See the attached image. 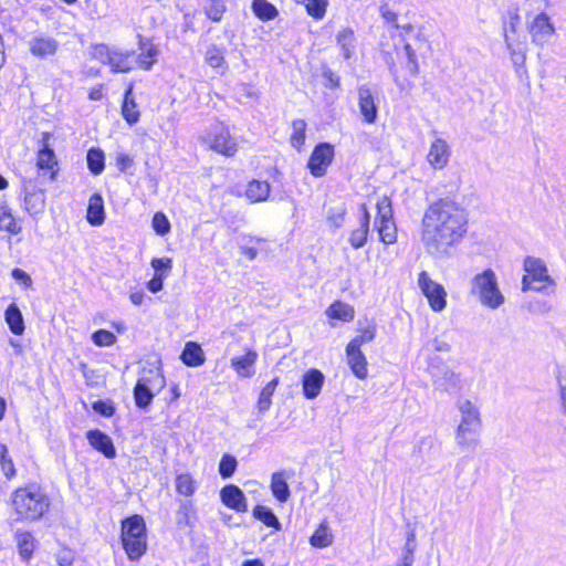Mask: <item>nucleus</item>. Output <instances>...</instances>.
<instances>
[{"label":"nucleus","instance_id":"f257e3e1","mask_svg":"<svg viewBox=\"0 0 566 566\" xmlns=\"http://www.w3.org/2000/svg\"><path fill=\"white\" fill-rule=\"evenodd\" d=\"M469 213L455 200L439 199L428 206L421 219V242L433 256L444 258L465 237Z\"/></svg>","mask_w":566,"mask_h":566},{"label":"nucleus","instance_id":"f03ea898","mask_svg":"<svg viewBox=\"0 0 566 566\" xmlns=\"http://www.w3.org/2000/svg\"><path fill=\"white\" fill-rule=\"evenodd\" d=\"M11 502L17 520L31 522L40 520L51 504L48 494L35 483L14 490Z\"/></svg>","mask_w":566,"mask_h":566},{"label":"nucleus","instance_id":"7ed1b4c3","mask_svg":"<svg viewBox=\"0 0 566 566\" xmlns=\"http://www.w3.org/2000/svg\"><path fill=\"white\" fill-rule=\"evenodd\" d=\"M457 407L461 419L455 429V442L462 450H474L479 442L481 429L479 408L468 399H460Z\"/></svg>","mask_w":566,"mask_h":566},{"label":"nucleus","instance_id":"20e7f679","mask_svg":"<svg viewBox=\"0 0 566 566\" xmlns=\"http://www.w3.org/2000/svg\"><path fill=\"white\" fill-rule=\"evenodd\" d=\"M469 292L482 306L491 310L499 308L505 302L496 274L491 269H486L471 279Z\"/></svg>","mask_w":566,"mask_h":566},{"label":"nucleus","instance_id":"39448f33","mask_svg":"<svg viewBox=\"0 0 566 566\" xmlns=\"http://www.w3.org/2000/svg\"><path fill=\"white\" fill-rule=\"evenodd\" d=\"M122 543L130 559H138L146 552V525L142 516L134 515L123 522Z\"/></svg>","mask_w":566,"mask_h":566},{"label":"nucleus","instance_id":"423d86ee","mask_svg":"<svg viewBox=\"0 0 566 566\" xmlns=\"http://www.w3.org/2000/svg\"><path fill=\"white\" fill-rule=\"evenodd\" d=\"M520 15L516 10L509 12L504 22L503 33L509 51L512 54L513 62L520 64L525 59V36L520 31Z\"/></svg>","mask_w":566,"mask_h":566},{"label":"nucleus","instance_id":"0eeeda50","mask_svg":"<svg viewBox=\"0 0 566 566\" xmlns=\"http://www.w3.org/2000/svg\"><path fill=\"white\" fill-rule=\"evenodd\" d=\"M523 268L526 273L522 279L523 291L534 290L541 292L545 290L547 285L554 284L543 260L527 256L524 260Z\"/></svg>","mask_w":566,"mask_h":566},{"label":"nucleus","instance_id":"6e6552de","mask_svg":"<svg viewBox=\"0 0 566 566\" xmlns=\"http://www.w3.org/2000/svg\"><path fill=\"white\" fill-rule=\"evenodd\" d=\"M94 54L102 63L109 65L115 73H127L136 65L133 51L112 50L107 45L99 44L95 46Z\"/></svg>","mask_w":566,"mask_h":566},{"label":"nucleus","instance_id":"1a4fd4ad","mask_svg":"<svg viewBox=\"0 0 566 566\" xmlns=\"http://www.w3.org/2000/svg\"><path fill=\"white\" fill-rule=\"evenodd\" d=\"M377 217L375 227L378 231L379 238L385 244H394L397 242V227L394 221L391 201L388 197L384 196L377 201Z\"/></svg>","mask_w":566,"mask_h":566},{"label":"nucleus","instance_id":"9d476101","mask_svg":"<svg viewBox=\"0 0 566 566\" xmlns=\"http://www.w3.org/2000/svg\"><path fill=\"white\" fill-rule=\"evenodd\" d=\"M200 139L210 149L228 157L233 156L238 150L235 140L221 124L212 125Z\"/></svg>","mask_w":566,"mask_h":566},{"label":"nucleus","instance_id":"9b49d317","mask_svg":"<svg viewBox=\"0 0 566 566\" xmlns=\"http://www.w3.org/2000/svg\"><path fill=\"white\" fill-rule=\"evenodd\" d=\"M418 285L427 297L429 306L434 312H441L447 306V292L438 282L433 281L426 271L418 277Z\"/></svg>","mask_w":566,"mask_h":566},{"label":"nucleus","instance_id":"f8f14e48","mask_svg":"<svg viewBox=\"0 0 566 566\" xmlns=\"http://www.w3.org/2000/svg\"><path fill=\"white\" fill-rule=\"evenodd\" d=\"M429 373L432 377V382L436 389L455 394L462 389V379L459 373L451 369L449 366L430 367Z\"/></svg>","mask_w":566,"mask_h":566},{"label":"nucleus","instance_id":"ddd939ff","mask_svg":"<svg viewBox=\"0 0 566 566\" xmlns=\"http://www.w3.org/2000/svg\"><path fill=\"white\" fill-rule=\"evenodd\" d=\"M527 30L532 41L538 45L548 43L555 33V28L551 23L548 15L543 12L535 14L527 22Z\"/></svg>","mask_w":566,"mask_h":566},{"label":"nucleus","instance_id":"4468645a","mask_svg":"<svg viewBox=\"0 0 566 566\" xmlns=\"http://www.w3.org/2000/svg\"><path fill=\"white\" fill-rule=\"evenodd\" d=\"M28 48L34 57L45 60L57 53L60 43L51 35L39 33L28 41Z\"/></svg>","mask_w":566,"mask_h":566},{"label":"nucleus","instance_id":"2eb2a0df","mask_svg":"<svg viewBox=\"0 0 566 566\" xmlns=\"http://www.w3.org/2000/svg\"><path fill=\"white\" fill-rule=\"evenodd\" d=\"M357 99L364 122L375 124L378 117V104L375 94L367 85H361L357 90Z\"/></svg>","mask_w":566,"mask_h":566},{"label":"nucleus","instance_id":"dca6fc26","mask_svg":"<svg viewBox=\"0 0 566 566\" xmlns=\"http://www.w3.org/2000/svg\"><path fill=\"white\" fill-rule=\"evenodd\" d=\"M334 155L333 147L329 144H321L315 147L308 160V168L315 177L325 174L327 166L332 163Z\"/></svg>","mask_w":566,"mask_h":566},{"label":"nucleus","instance_id":"f3484780","mask_svg":"<svg viewBox=\"0 0 566 566\" xmlns=\"http://www.w3.org/2000/svg\"><path fill=\"white\" fill-rule=\"evenodd\" d=\"M220 500L227 507L231 510L237 512L248 511L247 497L242 490L234 484H228L221 489Z\"/></svg>","mask_w":566,"mask_h":566},{"label":"nucleus","instance_id":"a211bd4d","mask_svg":"<svg viewBox=\"0 0 566 566\" xmlns=\"http://www.w3.org/2000/svg\"><path fill=\"white\" fill-rule=\"evenodd\" d=\"M450 159V148L448 143L442 138H437L430 145L427 160L429 165L434 169L444 168Z\"/></svg>","mask_w":566,"mask_h":566},{"label":"nucleus","instance_id":"6ab92c4d","mask_svg":"<svg viewBox=\"0 0 566 566\" xmlns=\"http://www.w3.org/2000/svg\"><path fill=\"white\" fill-rule=\"evenodd\" d=\"M325 381L324 374L316 369L311 368L306 370L302 377L303 394L307 399L316 398L323 388Z\"/></svg>","mask_w":566,"mask_h":566},{"label":"nucleus","instance_id":"aec40b11","mask_svg":"<svg viewBox=\"0 0 566 566\" xmlns=\"http://www.w3.org/2000/svg\"><path fill=\"white\" fill-rule=\"evenodd\" d=\"M347 364L350 367L353 374L358 379H365L368 376L367 359L360 348L353 346H346Z\"/></svg>","mask_w":566,"mask_h":566},{"label":"nucleus","instance_id":"412c9836","mask_svg":"<svg viewBox=\"0 0 566 566\" xmlns=\"http://www.w3.org/2000/svg\"><path fill=\"white\" fill-rule=\"evenodd\" d=\"M90 444L102 452L106 458L113 459L116 455V450L112 439L99 430H90L86 433Z\"/></svg>","mask_w":566,"mask_h":566},{"label":"nucleus","instance_id":"4be33fe9","mask_svg":"<svg viewBox=\"0 0 566 566\" xmlns=\"http://www.w3.org/2000/svg\"><path fill=\"white\" fill-rule=\"evenodd\" d=\"M258 359L256 352L249 349L241 356L231 358V367L235 370L239 377L248 378L253 375V365Z\"/></svg>","mask_w":566,"mask_h":566},{"label":"nucleus","instance_id":"5701e85b","mask_svg":"<svg viewBox=\"0 0 566 566\" xmlns=\"http://www.w3.org/2000/svg\"><path fill=\"white\" fill-rule=\"evenodd\" d=\"M361 209H363V216L359 220V226L356 229L350 231L349 238H348V241L354 249H360L361 247H364V244L367 241L368 233H369L370 214L367 211V208L365 205L361 206Z\"/></svg>","mask_w":566,"mask_h":566},{"label":"nucleus","instance_id":"b1692460","mask_svg":"<svg viewBox=\"0 0 566 566\" xmlns=\"http://www.w3.org/2000/svg\"><path fill=\"white\" fill-rule=\"evenodd\" d=\"M271 186L268 181L251 180L245 188L244 196L251 203L263 202L269 199Z\"/></svg>","mask_w":566,"mask_h":566},{"label":"nucleus","instance_id":"393cba45","mask_svg":"<svg viewBox=\"0 0 566 566\" xmlns=\"http://www.w3.org/2000/svg\"><path fill=\"white\" fill-rule=\"evenodd\" d=\"M86 219L92 226H101L105 220L104 200L101 195L94 193L88 201Z\"/></svg>","mask_w":566,"mask_h":566},{"label":"nucleus","instance_id":"a878e982","mask_svg":"<svg viewBox=\"0 0 566 566\" xmlns=\"http://www.w3.org/2000/svg\"><path fill=\"white\" fill-rule=\"evenodd\" d=\"M122 115L129 125H134L139 120L140 113L137 103L133 96L132 84L125 92L124 102L122 105Z\"/></svg>","mask_w":566,"mask_h":566},{"label":"nucleus","instance_id":"bb28decb","mask_svg":"<svg viewBox=\"0 0 566 566\" xmlns=\"http://www.w3.org/2000/svg\"><path fill=\"white\" fill-rule=\"evenodd\" d=\"M325 314L331 319L350 322L355 316V310L347 303L336 301L326 308Z\"/></svg>","mask_w":566,"mask_h":566},{"label":"nucleus","instance_id":"cd10ccee","mask_svg":"<svg viewBox=\"0 0 566 566\" xmlns=\"http://www.w3.org/2000/svg\"><path fill=\"white\" fill-rule=\"evenodd\" d=\"M271 491L273 496L281 503L290 497V488L284 472H274L271 476Z\"/></svg>","mask_w":566,"mask_h":566},{"label":"nucleus","instance_id":"c85d7f7f","mask_svg":"<svg viewBox=\"0 0 566 566\" xmlns=\"http://www.w3.org/2000/svg\"><path fill=\"white\" fill-rule=\"evenodd\" d=\"M182 363L189 367H198L205 363V354L202 348L197 344L189 342L180 356Z\"/></svg>","mask_w":566,"mask_h":566},{"label":"nucleus","instance_id":"c756f323","mask_svg":"<svg viewBox=\"0 0 566 566\" xmlns=\"http://www.w3.org/2000/svg\"><path fill=\"white\" fill-rule=\"evenodd\" d=\"M139 44L142 52L136 57V64H138L144 70H149L156 62L159 53L158 48L149 41L144 40H140Z\"/></svg>","mask_w":566,"mask_h":566},{"label":"nucleus","instance_id":"7c9ffc66","mask_svg":"<svg viewBox=\"0 0 566 566\" xmlns=\"http://www.w3.org/2000/svg\"><path fill=\"white\" fill-rule=\"evenodd\" d=\"M355 33L349 28H343L336 34V42L340 48L342 55L345 60L353 56L355 52Z\"/></svg>","mask_w":566,"mask_h":566},{"label":"nucleus","instance_id":"2f4dec72","mask_svg":"<svg viewBox=\"0 0 566 566\" xmlns=\"http://www.w3.org/2000/svg\"><path fill=\"white\" fill-rule=\"evenodd\" d=\"M137 382L144 384L149 389L159 392L166 385L165 377L159 368H151L138 378Z\"/></svg>","mask_w":566,"mask_h":566},{"label":"nucleus","instance_id":"473e14b6","mask_svg":"<svg viewBox=\"0 0 566 566\" xmlns=\"http://www.w3.org/2000/svg\"><path fill=\"white\" fill-rule=\"evenodd\" d=\"M6 322L10 331L15 335H21L24 332V323L22 313L15 304H10L4 313Z\"/></svg>","mask_w":566,"mask_h":566},{"label":"nucleus","instance_id":"72a5a7b5","mask_svg":"<svg viewBox=\"0 0 566 566\" xmlns=\"http://www.w3.org/2000/svg\"><path fill=\"white\" fill-rule=\"evenodd\" d=\"M333 539L334 535L329 526L325 522H323L311 536L310 543L313 547L325 548L332 545Z\"/></svg>","mask_w":566,"mask_h":566},{"label":"nucleus","instance_id":"f704fd0d","mask_svg":"<svg viewBox=\"0 0 566 566\" xmlns=\"http://www.w3.org/2000/svg\"><path fill=\"white\" fill-rule=\"evenodd\" d=\"M175 488L180 495L191 496L198 488V482L190 473H181L175 479Z\"/></svg>","mask_w":566,"mask_h":566},{"label":"nucleus","instance_id":"c9c22d12","mask_svg":"<svg viewBox=\"0 0 566 566\" xmlns=\"http://www.w3.org/2000/svg\"><path fill=\"white\" fill-rule=\"evenodd\" d=\"M205 61L211 67L218 69L221 74H223L228 70L223 50L216 45H212L207 49L205 54Z\"/></svg>","mask_w":566,"mask_h":566},{"label":"nucleus","instance_id":"e433bc0d","mask_svg":"<svg viewBox=\"0 0 566 566\" xmlns=\"http://www.w3.org/2000/svg\"><path fill=\"white\" fill-rule=\"evenodd\" d=\"M24 205L29 213L39 214L44 209L45 196L41 190L27 192L24 197Z\"/></svg>","mask_w":566,"mask_h":566},{"label":"nucleus","instance_id":"4c0bfd02","mask_svg":"<svg viewBox=\"0 0 566 566\" xmlns=\"http://www.w3.org/2000/svg\"><path fill=\"white\" fill-rule=\"evenodd\" d=\"M19 554L24 560H29L35 547V539L29 532L17 534Z\"/></svg>","mask_w":566,"mask_h":566},{"label":"nucleus","instance_id":"58836bf2","mask_svg":"<svg viewBox=\"0 0 566 566\" xmlns=\"http://www.w3.org/2000/svg\"><path fill=\"white\" fill-rule=\"evenodd\" d=\"M416 548V535L413 531H410L407 533L402 556L396 566H413Z\"/></svg>","mask_w":566,"mask_h":566},{"label":"nucleus","instance_id":"ea45409f","mask_svg":"<svg viewBox=\"0 0 566 566\" xmlns=\"http://www.w3.org/2000/svg\"><path fill=\"white\" fill-rule=\"evenodd\" d=\"M157 391L149 389L144 384L137 382L134 388V398L136 406L142 409H146L153 401L154 396Z\"/></svg>","mask_w":566,"mask_h":566},{"label":"nucleus","instance_id":"a19ab883","mask_svg":"<svg viewBox=\"0 0 566 566\" xmlns=\"http://www.w3.org/2000/svg\"><path fill=\"white\" fill-rule=\"evenodd\" d=\"M252 10L261 20H272L277 15L276 8L266 0H253Z\"/></svg>","mask_w":566,"mask_h":566},{"label":"nucleus","instance_id":"79ce46f5","mask_svg":"<svg viewBox=\"0 0 566 566\" xmlns=\"http://www.w3.org/2000/svg\"><path fill=\"white\" fill-rule=\"evenodd\" d=\"M104 151L99 148H91L86 155L88 169L94 175H99L104 170Z\"/></svg>","mask_w":566,"mask_h":566},{"label":"nucleus","instance_id":"37998d69","mask_svg":"<svg viewBox=\"0 0 566 566\" xmlns=\"http://www.w3.org/2000/svg\"><path fill=\"white\" fill-rule=\"evenodd\" d=\"M253 516L264 523L269 527H274L275 530H281V523L277 517L274 515L271 509L263 505H258L253 510Z\"/></svg>","mask_w":566,"mask_h":566},{"label":"nucleus","instance_id":"c03bdc74","mask_svg":"<svg viewBox=\"0 0 566 566\" xmlns=\"http://www.w3.org/2000/svg\"><path fill=\"white\" fill-rule=\"evenodd\" d=\"M277 378L272 379L269 381L263 389L261 390L259 400H258V409L261 413L265 412L270 406H271V398L275 391V388L277 386Z\"/></svg>","mask_w":566,"mask_h":566},{"label":"nucleus","instance_id":"a18cd8bd","mask_svg":"<svg viewBox=\"0 0 566 566\" xmlns=\"http://www.w3.org/2000/svg\"><path fill=\"white\" fill-rule=\"evenodd\" d=\"M56 164L55 154L45 142L38 153L36 166L39 169H53Z\"/></svg>","mask_w":566,"mask_h":566},{"label":"nucleus","instance_id":"49530a36","mask_svg":"<svg viewBox=\"0 0 566 566\" xmlns=\"http://www.w3.org/2000/svg\"><path fill=\"white\" fill-rule=\"evenodd\" d=\"M376 335V326L371 323H368L366 326L360 327L358 329V335L354 337L348 345L360 348L365 343L371 342Z\"/></svg>","mask_w":566,"mask_h":566},{"label":"nucleus","instance_id":"de8ad7c7","mask_svg":"<svg viewBox=\"0 0 566 566\" xmlns=\"http://www.w3.org/2000/svg\"><path fill=\"white\" fill-rule=\"evenodd\" d=\"M0 467L8 480L15 476L17 471L12 459L8 455V448L6 444L0 443Z\"/></svg>","mask_w":566,"mask_h":566},{"label":"nucleus","instance_id":"09e8293b","mask_svg":"<svg viewBox=\"0 0 566 566\" xmlns=\"http://www.w3.org/2000/svg\"><path fill=\"white\" fill-rule=\"evenodd\" d=\"M292 135H291V144L296 149H300L305 142V130L306 123L304 119H295L292 123Z\"/></svg>","mask_w":566,"mask_h":566},{"label":"nucleus","instance_id":"8fccbe9b","mask_svg":"<svg viewBox=\"0 0 566 566\" xmlns=\"http://www.w3.org/2000/svg\"><path fill=\"white\" fill-rule=\"evenodd\" d=\"M403 53L407 59L406 69L411 76H417L419 74V62L417 59L416 50L411 43L406 42L403 44Z\"/></svg>","mask_w":566,"mask_h":566},{"label":"nucleus","instance_id":"3c124183","mask_svg":"<svg viewBox=\"0 0 566 566\" xmlns=\"http://www.w3.org/2000/svg\"><path fill=\"white\" fill-rule=\"evenodd\" d=\"M296 2H303L306 11L310 15L315 19H322L326 12L327 0H295Z\"/></svg>","mask_w":566,"mask_h":566},{"label":"nucleus","instance_id":"603ef678","mask_svg":"<svg viewBox=\"0 0 566 566\" xmlns=\"http://www.w3.org/2000/svg\"><path fill=\"white\" fill-rule=\"evenodd\" d=\"M238 465V461L233 455L223 454L219 463V473L223 479L232 476Z\"/></svg>","mask_w":566,"mask_h":566},{"label":"nucleus","instance_id":"864d4df0","mask_svg":"<svg viewBox=\"0 0 566 566\" xmlns=\"http://www.w3.org/2000/svg\"><path fill=\"white\" fill-rule=\"evenodd\" d=\"M0 229L11 234H18L21 231V227L17 223L13 216L6 210L0 213Z\"/></svg>","mask_w":566,"mask_h":566},{"label":"nucleus","instance_id":"5fc2aeb1","mask_svg":"<svg viewBox=\"0 0 566 566\" xmlns=\"http://www.w3.org/2000/svg\"><path fill=\"white\" fill-rule=\"evenodd\" d=\"M150 264L155 271L154 275H159L165 279L172 268V260L170 258H156L151 260Z\"/></svg>","mask_w":566,"mask_h":566},{"label":"nucleus","instance_id":"6e6d98bb","mask_svg":"<svg viewBox=\"0 0 566 566\" xmlns=\"http://www.w3.org/2000/svg\"><path fill=\"white\" fill-rule=\"evenodd\" d=\"M92 339L96 346L105 347L115 344L116 336L106 329H98L92 335Z\"/></svg>","mask_w":566,"mask_h":566},{"label":"nucleus","instance_id":"4d7b16f0","mask_svg":"<svg viewBox=\"0 0 566 566\" xmlns=\"http://www.w3.org/2000/svg\"><path fill=\"white\" fill-rule=\"evenodd\" d=\"M346 209L343 205L331 207L327 211V220L331 224L338 228L343 224Z\"/></svg>","mask_w":566,"mask_h":566},{"label":"nucleus","instance_id":"13d9d810","mask_svg":"<svg viewBox=\"0 0 566 566\" xmlns=\"http://www.w3.org/2000/svg\"><path fill=\"white\" fill-rule=\"evenodd\" d=\"M153 228L159 235H165L170 230V222L163 212H156L153 217Z\"/></svg>","mask_w":566,"mask_h":566},{"label":"nucleus","instance_id":"bf43d9fd","mask_svg":"<svg viewBox=\"0 0 566 566\" xmlns=\"http://www.w3.org/2000/svg\"><path fill=\"white\" fill-rule=\"evenodd\" d=\"M223 13L224 6L219 1L210 0L206 7V14L214 22H219L222 19Z\"/></svg>","mask_w":566,"mask_h":566},{"label":"nucleus","instance_id":"052dcab7","mask_svg":"<svg viewBox=\"0 0 566 566\" xmlns=\"http://www.w3.org/2000/svg\"><path fill=\"white\" fill-rule=\"evenodd\" d=\"M430 346L434 352L438 353H450L451 352V345L450 343L444 339L443 337L437 336L430 342Z\"/></svg>","mask_w":566,"mask_h":566},{"label":"nucleus","instance_id":"680f3d73","mask_svg":"<svg viewBox=\"0 0 566 566\" xmlns=\"http://www.w3.org/2000/svg\"><path fill=\"white\" fill-rule=\"evenodd\" d=\"M323 77L325 80L324 85L327 88H337L340 84V78L329 69L323 71Z\"/></svg>","mask_w":566,"mask_h":566},{"label":"nucleus","instance_id":"e2e57ef3","mask_svg":"<svg viewBox=\"0 0 566 566\" xmlns=\"http://www.w3.org/2000/svg\"><path fill=\"white\" fill-rule=\"evenodd\" d=\"M115 160H116V165L120 171H125L126 169L132 167L134 164L133 158L126 153H117L115 155Z\"/></svg>","mask_w":566,"mask_h":566},{"label":"nucleus","instance_id":"0e129e2a","mask_svg":"<svg viewBox=\"0 0 566 566\" xmlns=\"http://www.w3.org/2000/svg\"><path fill=\"white\" fill-rule=\"evenodd\" d=\"M12 277L25 287H30L32 285L31 276L21 269H14L12 271Z\"/></svg>","mask_w":566,"mask_h":566},{"label":"nucleus","instance_id":"69168bd1","mask_svg":"<svg viewBox=\"0 0 566 566\" xmlns=\"http://www.w3.org/2000/svg\"><path fill=\"white\" fill-rule=\"evenodd\" d=\"M163 281L164 277L159 275H154V277L150 281H148L147 289L153 293H157L163 290Z\"/></svg>","mask_w":566,"mask_h":566},{"label":"nucleus","instance_id":"338daca9","mask_svg":"<svg viewBox=\"0 0 566 566\" xmlns=\"http://www.w3.org/2000/svg\"><path fill=\"white\" fill-rule=\"evenodd\" d=\"M93 407L96 411L107 417L114 413V408L103 401H96Z\"/></svg>","mask_w":566,"mask_h":566},{"label":"nucleus","instance_id":"774afa93","mask_svg":"<svg viewBox=\"0 0 566 566\" xmlns=\"http://www.w3.org/2000/svg\"><path fill=\"white\" fill-rule=\"evenodd\" d=\"M558 390L562 411L564 415H566V385L562 384L560 380H558Z\"/></svg>","mask_w":566,"mask_h":566}]
</instances>
